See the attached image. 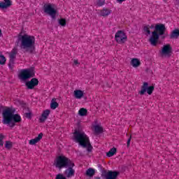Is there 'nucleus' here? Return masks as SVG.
I'll return each mask as SVG.
<instances>
[{"mask_svg": "<svg viewBox=\"0 0 179 179\" xmlns=\"http://www.w3.org/2000/svg\"><path fill=\"white\" fill-rule=\"evenodd\" d=\"M43 10L45 13H47L50 16H51L52 19H55L57 16V10L52 8L51 4H45L43 6Z\"/></svg>", "mask_w": 179, "mask_h": 179, "instance_id": "0eeeda50", "label": "nucleus"}, {"mask_svg": "<svg viewBox=\"0 0 179 179\" xmlns=\"http://www.w3.org/2000/svg\"><path fill=\"white\" fill-rule=\"evenodd\" d=\"M59 24H60V26H62L63 27L66 26V20L64 18L59 20Z\"/></svg>", "mask_w": 179, "mask_h": 179, "instance_id": "c756f323", "label": "nucleus"}, {"mask_svg": "<svg viewBox=\"0 0 179 179\" xmlns=\"http://www.w3.org/2000/svg\"><path fill=\"white\" fill-rule=\"evenodd\" d=\"M0 114H1V108H0Z\"/></svg>", "mask_w": 179, "mask_h": 179, "instance_id": "37998d69", "label": "nucleus"}, {"mask_svg": "<svg viewBox=\"0 0 179 179\" xmlns=\"http://www.w3.org/2000/svg\"><path fill=\"white\" fill-rule=\"evenodd\" d=\"M75 65H79V62L78 60H74Z\"/></svg>", "mask_w": 179, "mask_h": 179, "instance_id": "ea45409f", "label": "nucleus"}, {"mask_svg": "<svg viewBox=\"0 0 179 179\" xmlns=\"http://www.w3.org/2000/svg\"><path fill=\"white\" fill-rule=\"evenodd\" d=\"M59 106V104L55 101V99H52L50 103V108H52V110H55V108H57Z\"/></svg>", "mask_w": 179, "mask_h": 179, "instance_id": "393cba45", "label": "nucleus"}, {"mask_svg": "<svg viewBox=\"0 0 179 179\" xmlns=\"http://www.w3.org/2000/svg\"><path fill=\"white\" fill-rule=\"evenodd\" d=\"M78 115H80V117H85L87 115V109L85 108H81L78 110Z\"/></svg>", "mask_w": 179, "mask_h": 179, "instance_id": "5701e85b", "label": "nucleus"}, {"mask_svg": "<svg viewBox=\"0 0 179 179\" xmlns=\"http://www.w3.org/2000/svg\"><path fill=\"white\" fill-rule=\"evenodd\" d=\"M0 37H2V30L0 28Z\"/></svg>", "mask_w": 179, "mask_h": 179, "instance_id": "a19ab883", "label": "nucleus"}, {"mask_svg": "<svg viewBox=\"0 0 179 179\" xmlns=\"http://www.w3.org/2000/svg\"><path fill=\"white\" fill-rule=\"evenodd\" d=\"M25 86L29 90H33L36 86H38V79L33 78L25 83Z\"/></svg>", "mask_w": 179, "mask_h": 179, "instance_id": "1a4fd4ad", "label": "nucleus"}, {"mask_svg": "<svg viewBox=\"0 0 179 179\" xmlns=\"http://www.w3.org/2000/svg\"><path fill=\"white\" fill-rule=\"evenodd\" d=\"M50 110H45L43 112L41 117H40V121L41 122H44V121H45V120H47V118H48V115H50Z\"/></svg>", "mask_w": 179, "mask_h": 179, "instance_id": "a211bd4d", "label": "nucleus"}, {"mask_svg": "<svg viewBox=\"0 0 179 179\" xmlns=\"http://www.w3.org/2000/svg\"><path fill=\"white\" fill-rule=\"evenodd\" d=\"M19 76L21 80H27V79L34 78L36 76V73L30 69H25L20 71Z\"/></svg>", "mask_w": 179, "mask_h": 179, "instance_id": "39448f33", "label": "nucleus"}, {"mask_svg": "<svg viewBox=\"0 0 179 179\" xmlns=\"http://www.w3.org/2000/svg\"><path fill=\"white\" fill-rule=\"evenodd\" d=\"M85 95V92L80 90H76L74 91V97L80 100Z\"/></svg>", "mask_w": 179, "mask_h": 179, "instance_id": "aec40b11", "label": "nucleus"}, {"mask_svg": "<svg viewBox=\"0 0 179 179\" xmlns=\"http://www.w3.org/2000/svg\"><path fill=\"white\" fill-rule=\"evenodd\" d=\"M177 37H179V29L173 30L170 36L171 38H177Z\"/></svg>", "mask_w": 179, "mask_h": 179, "instance_id": "b1692460", "label": "nucleus"}, {"mask_svg": "<svg viewBox=\"0 0 179 179\" xmlns=\"http://www.w3.org/2000/svg\"><path fill=\"white\" fill-rule=\"evenodd\" d=\"M12 6V0H3L0 1V9H8V8Z\"/></svg>", "mask_w": 179, "mask_h": 179, "instance_id": "2eb2a0df", "label": "nucleus"}, {"mask_svg": "<svg viewBox=\"0 0 179 179\" xmlns=\"http://www.w3.org/2000/svg\"><path fill=\"white\" fill-rule=\"evenodd\" d=\"M43 133H40L37 137L35 138L31 139L29 141V145H36V143H38V142H40L41 139H43Z\"/></svg>", "mask_w": 179, "mask_h": 179, "instance_id": "f3484780", "label": "nucleus"}, {"mask_svg": "<svg viewBox=\"0 0 179 179\" xmlns=\"http://www.w3.org/2000/svg\"><path fill=\"white\" fill-rule=\"evenodd\" d=\"M72 163H73V162L69 158L64 155H59L55 160L54 166L56 169H59V170H61V169H68L69 165L73 166Z\"/></svg>", "mask_w": 179, "mask_h": 179, "instance_id": "20e7f679", "label": "nucleus"}, {"mask_svg": "<svg viewBox=\"0 0 179 179\" xmlns=\"http://www.w3.org/2000/svg\"><path fill=\"white\" fill-rule=\"evenodd\" d=\"M106 156L108 157H113V156H114V153L111 152V151H108L107 153H106Z\"/></svg>", "mask_w": 179, "mask_h": 179, "instance_id": "f704fd0d", "label": "nucleus"}, {"mask_svg": "<svg viewBox=\"0 0 179 179\" xmlns=\"http://www.w3.org/2000/svg\"><path fill=\"white\" fill-rule=\"evenodd\" d=\"M153 25H146L143 27V31L144 33H147V34H150V29H152Z\"/></svg>", "mask_w": 179, "mask_h": 179, "instance_id": "bb28decb", "label": "nucleus"}, {"mask_svg": "<svg viewBox=\"0 0 179 179\" xmlns=\"http://www.w3.org/2000/svg\"><path fill=\"white\" fill-rule=\"evenodd\" d=\"M118 3H122V2H125L127 0H116Z\"/></svg>", "mask_w": 179, "mask_h": 179, "instance_id": "4c0bfd02", "label": "nucleus"}, {"mask_svg": "<svg viewBox=\"0 0 179 179\" xmlns=\"http://www.w3.org/2000/svg\"><path fill=\"white\" fill-rule=\"evenodd\" d=\"M106 4V0H97L96 5L98 6H103Z\"/></svg>", "mask_w": 179, "mask_h": 179, "instance_id": "7c9ffc66", "label": "nucleus"}, {"mask_svg": "<svg viewBox=\"0 0 179 179\" xmlns=\"http://www.w3.org/2000/svg\"><path fill=\"white\" fill-rule=\"evenodd\" d=\"M94 128L95 134H103V127L99 125H95Z\"/></svg>", "mask_w": 179, "mask_h": 179, "instance_id": "a878e982", "label": "nucleus"}, {"mask_svg": "<svg viewBox=\"0 0 179 179\" xmlns=\"http://www.w3.org/2000/svg\"><path fill=\"white\" fill-rule=\"evenodd\" d=\"M120 176V172L116 171H108L105 175L106 179H117Z\"/></svg>", "mask_w": 179, "mask_h": 179, "instance_id": "ddd939ff", "label": "nucleus"}, {"mask_svg": "<svg viewBox=\"0 0 179 179\" xmlns=\"http://www.w3.org/2000/svg\"><path fill=\"white\" fill-rule=\"evenodd\" d=\"M56 179H66V178L65 176H64V175H62V174H58L56 176Z\"/></svg>", "mask_w": 179, "mask_h": 179, "instance_id": "473e14b6", "label": "nucleus"}, {"mask_svg": "<svg viewBox=\"0 0 179 179\" xmlns=\"http://www.w3.org/2000/svg\"><path fill=\"white\" fill-rule=\"evenodd\" d=\"M12 120L14 122H20L22 117L17 114L13 115L10 108L6 109L3 112V124H8L12 122Z\"/></svg>", "mask_w": 179, "mask_h": 179, "instance_id": "7ed1b4c3", "label": "nucleus"}, {"mask_svg": "<svg viewBox=\"0 0 179 179\" xmlns=\"http://www.w3.org/2000/svg\"><path fill=\"white\" fill-rule=\"evenodd\" d=\"M173 52V48L171 45L166 44L164 45L162 49V55H170Z\"/></svg>", "mask_w": 179, "mask_h": 179, "instance_id": "4468645a", "label": "nucleus"}, {"mask_svg": "<svg viewBox=\"0 0 179 179\" xmlns=\"http://www.w3.org/2000/svg\"><path fill=\"white\" fill-rule=\"evenodd\" d=\"M3 138L5 136L3 134H0V146H3Z\"/></svg>", "mask_w": 179, "mask_h": 179, "instance_id": "2f4dec72", "label": "nucleus"}, {"mask_svg": "<svg viewBox=\"0 0 179 179\" xmlns=\"http://www.w3.org/2000/svg\"><path fill=\"white\" fill-rule=\"evenodd\" d=\"M153 90H155V86L151 85L149 87V83L145 82L141 86V91L138 92L139 94L143 96L145 92H147L148 94H152L153 93Z\"/></svg>", "mask_w": 179, "mask_h": 179, "instance_id": "423d86ee", "label": "nucleus"}, {"mask_svg": "<svg viewBox=\"0 0 179 179\" xmlns=\"http://www.w3.org/2000/svg\"><path fill=\"white\" fill-rule=\"evenodd\" d=\"M73 141L77 143H79L80 146H82V148H87V152L89 153L93 150V147L92 146V144H90V139L85 132L76 130L73 132Z\"/></svg>", "mask_w": 179, "mask_h": 179, "instance_id": "f257e3e1", "label": "nucleus"}, {"mask_svg": "<svg viewBox=\"0 0 179 179\" xmlns=\"http://www.w3.org/2000/svg\"><path fill=\"white\" fill-rule=\"evenodd\" d=\"M20 48L27 52L33 54L36 50V37L27 34L22 35L20 38Z\"/></svg>", "mask_w": 179, "mask_h": 179, "instance_id": "f03ea898", "label": "nucleus"}, {"mask_svg": "<svg viewBox=\"0 0 179 179\" xmlns=\"http://www.w3.org/2000/svg\"><path fill=\"white\" fill-rule=\"evenodd\" d=\"M127 38L128 37L127 36V34H125V32L121 30L117 31L115 35V40L119 43H125Z\"/></svg>", "mask_w": 179, "mask_h": 179, "instance_id": "6e6552de", "label": "nucleus"}, {"mask_svg": "<svg viewBox=\"0 0 179 179\" xmlns=\"http://www.w3.org/2000/svg\"><path fill=\"white\" fill-rule=\"evenodd\" d=\"M95 179H101V178H100V177H96V178H95Z\"/></svg>", "mask_w": 179, "mask_h": 179, "instance_id": "79ce46f5", "label": "nucleus"}, {"mask_svg": "<svg viewBox=\"0 0 179 179\" xmlns=\"http://www.w3.org/2000/svg\"><path fill=\"white\" fill-rule=\"evenodd\" d=\"M131 65H132L134 68H138V66L141 65V61L138 59H133L131 61Z\"/></svg>", "mask_w": 179, "mask_h": 179, "instance_id": "4be33fe9", "label": "nucleus"}, {"mask_svg": "<svg viewBox=\"0 0 179 179\" xmlns=\"http://www.w3.org/2000/svg\"><path fill=\"white\" fill-rule=\"evenodd\" d=\"M132 139V136H129L128 140H127V148H129L131 145V140Z\"/></svg>", "mask_w": 179, "mask_h": 179, "instance_id": "72a5a7b5", "label": "nucleus"}, {"mask_svg": "<svg viewBox=\"0 0 179 179\" xmlns=\"http://www.w3.org/2000/svg\"><path fill=\"white\" fill-rule=\"evenodd\" d=\"M26 117H27V118H31V113H26Z\"/></svg>", "mask_w": 179, "mask_h": 179, "instance_id": "e433bc0d", "label": "nucleus"}, {"mask_svg": "<svg viewBox=\"0 0 179 179\" xmlns=\"http://www.w3.org/2000/svg\"><path fill=\"white\" fill-rule=\"evenodd\" d=\"M154 31L159 36H163L166 33V25L164 24H157Z\"/></svg>", "mask_w": 179, "mask_h": 179, "instance_id": "f8f14e48", "label": "nucleus"}, {"mask_svg": "<svg viewBox=\"0 0 179 179\" xmlns=\"http://www.w3.org/2000/svg\"><path fill=\"white\" fill-rule=\"evenodd\" d=\"M73 165H69L67 166V169L64 171V174L67 178H71L75 176V163L72 162Z\"/></svg>", "mask_w": 179, "mask_h": 179, "instance_id": "9d476101", "label": "nucleus"}, {"mask_svg": "<svg viewBox=\"0 0 179 179\" xmlns=\"http://www.w3.org/2000/svg\"><path fill=\"white\" fill-rule=\"evenodd\" d=\"M17 54V48H14L10 53L9 54V57H10V62H13V59H15V58H16V55Z\"/></svg>", "mask_w": 179, "mask_h": 179, "instance_id": "6ab92c4d", "label": "nucleus"}, {"mask_svg": "<svg viewBox=\"0 0 179 179\" xmlns=\"http://www.w3.org/2000/svg\"><path fill=\"white\" fill-rule=\"evenodd\" d=\"M6 63V58L3 55H0V65H5Z\"/></svg>", "mask_w": 179, "mask_h": 179, "instance_id": "cd10ccee", "label": "nucleus"}, {"mask_svg": "<svg viewBox=\"0 0 179 179\" xmlns=\"http://www.w3.org/2000/svg\"><path fill=\"white\" fill-rule=\"evenodd\" d=\"M12 146H13V145L12 144V142L9 141H6V144H5L6 149H12Z\"/></svg>", "mask_w": 179, "mask_h": 179, "instance_id": "c85d7f7f", "label": "nucleus"}, {"mask_svg": "<svg viewBox=\"0 0 179 179\" xmlns=\"http://www.w3.org/2000/svg\"><path fill=\"white\" fill-rule=\"evenodd\" d=\"M159 38L160 35H159L156 31H152V36L149 39V42L150 43L151 45L156 47V45H157Z\"/></svg>", "mask_w": 179, "mask_h": 179, "instance_id": "9b49d317", "label": "nucleus"}, {"mask_svg": "<svg viewBox=\"0 0 179 179\" xmlns=\"http://www.w3.org/2000/svg\"><path fill=\"white\" fill-rule=\"evenodd\" d=\"M9 124V125H10V127H11V128H13V127H14L15 126V122H10V123H8Z\"/></svg>", "mask_w": 179, "mask_h": 179, "instance_id": "58836bf2", "label": "nucleus"}, {"mask_svg": "<svg viewBox=\"0 0 179 179\" xmlns=\"http://www.w3.org/2000/svg\"><path fill=\"white\" fill-rule=\"evenodd\" d=\"M110 152L113 153V155H115L117 153V148H113L109 150Z\"/></svg>", "mask_w": 179, "mask_h": 179, "instance_id": "c9c22d12", "label": "nucleus"}, {"mask_svg": "<svg viewBox=\"0 0 179 179\" xmlns=\"http://www.w3.org/2000/svg\"><path fill=\"white\" fill-rule=\"evenodd\" d=\"M112 12L113 10H111V9L103 8L102 10H100L99 15L103 17H107V16H109V15H111Z\"/></svg>", "mask_w": 179, "mask_h": 179, "instance_id": "dca6fc26", "label": "nucleus"}, {"mask_svg": "<svg viewBox=\"0 0 179 179\" xmlns=\"http://www.w3.org/2000/svg\"><path fill=\"white\" fill-rule=\"evenodd\" d=\"M86 176L87 177H93L94 174H96V170H94L93 168H89L85 173Z\"/></svg>", "mask_w": 179, "mask_h": 179, "instance_id": "412c9836", "label": "nucleus"}]
</instances>
